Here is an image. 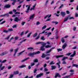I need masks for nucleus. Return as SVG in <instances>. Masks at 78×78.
I'll list each match as a JSON object with an SVG mask.
<instances>
[{
	"instance_id": "1",
	"label": "nucleus",
	"mask_w": 78,
	"mask_h": 78,
	"mask_svg": "<svg viewBox=\"0 0 78 78\" xmlns=\"http://www.w3.org/2000/svg\"><path fill=\"white\" fill-rule=\"evenodd\" d=\"M55 47H53L50 49L49 51L46 52V55H45L44 54H42L41 56V57H42V58H45V57H46L47 56H50V54H48V53H50V52H51V51H52V50H53V49H55Z\"/></svg>"
},
{
	"instance_id": "2",
	"label": "nucleus",
	"mask_w": 78,
	"mask_h": 78,
	"mask_svg": "<svg viewBox=\"0 0 78 78\" xmlns=\"http://www.w3.org/2000/svg\"><path fill=\"white\" fill-rule=\"evenodd\" d=\"M41 52L39 51H37V52H34L33 53H30L28 55V56H31V57H33V56L34 55H37V54H39Z\"/></svg>"
},
{
	"instance_id": "3",
	"label": "nucleus",
	"mask_w": 78,
	"mask_h": 78,
	"mask_svg": "<svg viewBox=\"0 0 78 78\" xmlns=\"http://www.w3.org/2000/svg\"><path fill=\"white\" fill-rule=\"evenodd\" d=\"M30 6H31V5H26V8H27L26 10L25 11L26 12V13H28L30 12Z\"/></svg>"
},
{
	"instance_id": "4",
	"label": "nucleus",
	"mask_w": 78,
	"mask_h": 78,
	"mask_svg": "<svg viewBox=\"0 0 78 78\" xmlns=\"http://www.w3.org/2000/svg\"><path fill=\"white\" fill-rule=\"evenodd\" d=\"M43 75V73H40L39 74H37L36 76V78H41L42 76Z\"/></svg>"
},
{
	"instance_id": "5",
	"label": "nucleus",
	"mask_w": 78,
	"mask_h": 78,
	"mask_svg": "<svg viewBox=\"0 0 78 78\" xmlns=\"http://www.w3.org/2000/svg\"><path fill=\"white\" fill-rule=\"evenodd\" d=\"M55 78H56L58 76L59 77V78H61V76L59 75V73H57L55 74Z\"/></svg>"
},
{
	"instance_id": "6",
	"label": "nucleus",
	"mask_w": 78,
	"mask_h": 78,
	"mask_svg": "<svg viewBox=\"0 0 78 78\" xmlns=\"http://www.w3.org/2000/svg\"><path fill=\"white\" fill-rule=\"evenodd\" d=\"M69 16L66 17L64 19V20L63 21V22H67L68 20V19H69Z\"/></svg>"
},
{
	"instance_id": "7",
	"label": "nucleus",
	"mask_w": 78,
	"mask_h": 78,
	"mask_svg": "<svg viewBox=\"0 0 78 78\" xmlns=\"http://www.w3.org/2000/svg\"><path fill=\"white\" fill-rule=\"evenodd\" d=\"M20 21V20H19V18L17 17H16L14 19V22H18V21Z\"/></svg>"
},
{
	"instance_id": "8",
	"label": "nucleus",
	"mask_w": 78,
	"mask_h": 78,
	"mask_svg": "<svg viewBox=\"0 0 78 78\" xmlns=\"http://www.w3.org/2000/svg\"><path fill=\"white\" fill-rule=\"evenodd\" d=\"M67 44L65 43L64 44V45H62V48L63 50H65V48H66V47H67Z\"/></svg>"
},
{
	"instance_id": "9",
	"label": "nucleus",
	"mask_w": 78,
	"mask_h": 78,
	"mask_svg": "<svg viewBox=\"0 0 78 78\" xmlns=\"http://www.w3.org/2000/svg\"><path fill=\"white\" fill-rule=\"evenodd\" d=\"M30 59V58L28 57V58H26L22 60L21 61V62H25V61H27V60H28V59Z\"/></svg>"
},
{
	"instance_id": "10",
	"label": "nucleus",
	"mask_w": 78,
	"mask_h": 78,
	"mask_svg": "<svg viewBox=\"0 0 78 78\" xmlns=\"http://www.w3.org/2000/svg\"><path fill=\"white\" fill-rule=\"evenodd\" d=\"M13 12H14L15 13V14H20V13L19 12H16V10L15 9H14L13 10Z\"/></svg>"
},
{
	"instance_id": "11",
	"label": "nucleus",
	"mask_w": 78,
	"mask_h": 78,
	"mask_svg": "<svg viewBox=\"0 0 78 78\" xmlns=\"http://www.w3.org/2000/svg\"><path fill=\"white\" fill-rule=\"evenodd\" d=\"M2 65H3L2 64H0V69L1 70H3V69H4V68H5V66L2 67Z\"/></svg>"
},
{
	"instance_id": "12",
	"label": "nucleus",
	"mask_w": 78,
	"mask_h": 78,
	"mask_svg": "<svg viewBox=\"0 0 78 78\" xmlns=\"http://www.w3.org/2000/svg\"><path fill=\"white\" fill-rule=\"evenodd\" d=\"M61 15L62 16V17H64L66 15V13L64 12H61Z\"/></svg>"
},
{
	"instance_id": "13",
	"label": "nucleus",
	"mask_w": 78,
	"mask_h": 78,
	"mask_svg": "<svg viewBox=\"0 0 78 78\" xmlns=\"http://www.w3.org/2000/svg\"><path fill=\"white\" fill-rule=\"evenodd\" d=\"M18 50H19L18 48H17V49H16L15 50V52L14 55V56H16V53L17 52V51H18Z\"/></svg>"
},
{
	"instance_id": "14",
	"label": "nucleus",
	"mask_w": 78,
	"mask_h": 78,
	"mask_svg": "<svg viewBox=\"0 0 78 78\" xmlns=\"http://www.w3.org/2000/svg\"><path fill=\"white\" fill-rule=\"evenodd\" d=\"M35 15L34 14L31 15L29 17L30 19H33L34 18V16Z\"/></svg>"
},
{
	"instance_id": "15",
	"label": "nucleus",
	"mask_w": 78,
	"mask_h": 78,
	"mask_svg": "<svg viewBox=\"0 0 78 78\" xmlns=\"http://www.w3.org/2000/svg\"><path fill=\"white\" fill-rule=\"evenodd\" d=\"M41 45H42V46L43 47H45V46L46 45V44H47L46 43H45L44 42H41Z\"/></svg>"
},
{
	"instance_id": "16",
	"label": "nucleus",
	"mask_w": 78,
	"mask_h": 78,
	"mask_svg": "<svg viewBox=\"0 0 78 78\" xmlns=\"http://www.w3.org/2000/svg\"><path fill=\"white\" fill-rule=\"evenodd\" d=\"M8 52H5L4 53H2L0 55L1 56H3V55H6V54H7Z\"/></svg>"
},
{
	"instance_id": "17",
	"label": "nucleus",
	"mask_w": 78,
	"mask_h": 78,
	"mask_svg": "<svg viewBox=\"0 0 78 78\" xmlns=\"http://www.w3.org/2000/svg\"><path fill=\"white\" fill-rule=\"evenodd\" d=\"M67 58H68L67 57H64L62 59V61H65V60H66V59H67Z\"/></svg>"
},
{
	"instance_id": "18",
	"label": "nucleus",
	"mask_w": 78,
	"mask_h": 78,
	"mask_svg": "<svg viewBox=\"0 0 78 78\" xmlns=\"http://www.w3.org/2000/svg\"><path fill=\"white\" fill-rule=\"evenodd\" d=\"M11 6L10 5H5V8H10Z\"/></svg>"
},
{
	"instance_id": "19",
	"label": "nucleus",
	"mask_w": 78,
	"mask_h": 78,
	"mask_svg": "<svg viewBox=\"0 0 78 78\" xmlns=\"http://www.w3.org/2000/svg\"><path fill=\"white\" fill-rule=\"evenodd\" d=\"M11 1H13V2L12 3V5H14L15 3L17 2V0H11Z\"/></svg>"
},
{
	"instance_id": "20",
	"label": "nucleus",
	"mask_w": 78,
	"mask_h": 78,
	"mask_svg": "<svg viewBox=\"0 0 78 78\" xmlns=\"http://www.w3.org/2000/svg\"><path fill=\"white\" fill-rule=\"evenodd\" d=\"M25 51V50L23 51L20 52V53H19L18 54V56H20V55H21L23 53V52H24V51Z\"/></svg>"
},
{
	"instance_id": "21",
	"label": "nucleus",
	"mask_w": 78,
	"mask_h": 78,
	"mask_svg": "<svg viewBox=\"0 0 78 78\" xmlns=\"http://www.w3.org/2000/svg\"><path fill=\"white\" fill-rule=\"evenodd\" d=\"M56 67V66H51V68L52 69V70H53L54 69H55Z\"/></svg>"
},
{
	"instance_id": "22",
	"label": "nucleus",
	"mask_w": 78,
	"mask_h": 78,
	"mask_svg": "<svg viewBox=\"0 0 78 78\" xmlns=\"http://www.w3.org/2000/svg\"><path fill=\"white\" fill-rule=\"evenodd\" d=\"M64 55H60L58 56H56V58H61V57H63Z\"/></svg>"
},
{
	"instance_id": "23",
	"label": "nucleus",
	"mask_w": 78,
	"mask_h": 78,
	"mask_svg": "<svg viewBox=\"0 0 78 78\" xmlns=\"http://www.w3.org/2000/svg\"><path fill=\"white\" fill-rule=\"evenodd\" d=\"M26 67V65H22L21 66H19V68H23V67Z\"/></svg>"
},
{
	"instance_id": "24",
	"label": "nucleus",
	"mask_w": 78,
	"mask_h": 78,
	"mask_svg": "<svg viewBox=\"0 0 78 78\" xmlns=\"http://www.w3.org/2000/svg\"><path fill=\"white\" fill-rule=\"evenodd\" d=\"M44 46H41V50H42V51H44L45 50V48H44Z\"/></svg>"
},
{
	"instance_id": "25",
	"label": "nucleus",
	"mask_w": 78,
	"mask_h": 78,
	"mask_svg": "<svg viewBox=\"0 0 78 78\" xmlns=\"http://www.w3.org/2000/svg\"><path fill=\"white\" fill-rule=\"evenodd\" d=\"M13 73L14 75H17V74H19V71L14 72Z\"/></svg>"
},
{
	"instance_id": "26",
	"label": "nucleus",
	"mask_w": 78,
	"mask_h": 78,
	"mask_svg": "<svg viewBox=\"0 0 78 78\" xmlns=\"http://www.w3.org/2000/svg\"><path fill=\"white\" fill-rule=\"evenodd\" d=\"M37 33H36L33 35V37H36V36H37Z\"/></svg>"
},
{
	"instance_id": "27",
	"label": "nucleus",
	"mask_w": 78,
	"mask_h": 78,
	"mask_svg": "<svg viewBox=\"0 0 78 78\" xmlns=\"http://www.w3.org/2000/svg\"><path fill=\"white\" fill-rule=\"evenodd\" d=\"M13 31V29L12 28H9L8 29V31L11 32V31Z\"/></svg>"
},
{
	"instance_id": "28",
	"label": "nucleus",
	"mask_w": 78,
	"mask_h": 78,
	"mask_svg": "<svg viewBox=\"0 0 78 78\" xmlns=\"http://www.w3.org/2000/svg\"><path fill=\"white\" fill-rule=\"evenodd\" d=\"M60 63H61V62L60 61H59L58 63H56V64H57V65H58V67L59 69L60 68V65H59V64H60Z\"/></svg>"
},
{
	"instance_id": "29",
	"label": "nucleus",
	"mask_w": 78,
	"mask_h": 78,
	"mask_svg": "<svg viewBox=\"0 0 78 78\" xmlns=\"http://www.w3.org/2000/svg\"><path fill=\"white\" fill-rule=\"evenodd\" d=\"M72 66H73V67H76L77 68H78V65L73 64V65Z\"/></svg>"
},
{
	"instance_id": "30",
	"label": "nucleus",
	"mask_w": 78,
	"mask_h": 78,
	"mask_svg": "<svg viewBox=\"0 0 78 78\" xmlns=\"http://www.w3.org/2000/svg\"><path fill=\"white\" fill-rule=\"evenodd\" d=\"M69 19L71 20V19H75V18L73 17H70V16H69Z\"/></svg>"
},
{
	"instance_id": "31",
	"label": "nucleus",
	"mask_w": 78,
	"mask_h": 78,
	"mask_svg": "<svg viewBox=\"0 0 78 78\" xmlns=\"http://www.w3.org/2000/svg\"><path fill=\"white\" fill-rule=\"evenodd\" d=\"M61 41L62 43H64L65 42V40L64 39V38H62L61 40Z\"/></svg>"
},
{
	"instance_id": "32",
	"label": "nucleus",
	"mask_w": 78,
	"mask_h": 78,
	"mask_svg": "<svg viewBox=\"0 0 78 78\" xmlns=\"http://www.w3.org/2000/svg\"><path fill=\"white\" fill-rule=\"evenodd\" d=\"M41 39L43 41H44V40H45V38H44V36H42L41 37Z\"/></svg>"
},
{
	"instance_id": "33",
	"label": "nucleus",
	"mask_w": 78,
	"mask_h": 78,
	"mask_svg": "<svg viewBox=\"0 0 78 78\" xmlns=\"http://www.w3.org/2000/svg\"><path fill=\"white\" fill-rule=\"evenodd\" d=\"M27 50H34V48L32 47H30L27 48Z\"/></svg>"
},
{
	"instance_id": "34",
	"label": "nucleus",
	"mask_w": 78,
	"mask_h": 78,
	"mask_svg": "<svg viewBox=\"0 0 78 78\" xmlns=\"http://www.w3.org/2000/svg\"><path fill=\"white\" fill-rule=\"evenodd\" d=\"M33 62H38V60L37 59H35L33 60Z\"/></svg>"
},
{
	"instance_id": "35",
	"label": "nucleus",
	"mask_w": 78,
	"mask_h": 78,
	"mask_svg": "<svg viewBox=\"0 0 78 78\" xmlns=\"http://www.w3.org/2000/svg\"><path fill=\"white\" fill-rule=\"evenodd\" d=\"M47 27V26L44 25V27H43L42 28V30H44V29H45L46 28V27Z\"/></svg>"
},
{
	"instance_id": "36",
	"label": "nucleus",
	"mask_w": 78,
	"mask_h": 78,
	"mask_svg": "<svg viewBox=\"0 0 78 78\" xmlns=\"http://www.w3.org/2000/svg\"><path fill=\"white\" fill-rule=\"evenodd\" d=\"M47 34H48V37L49 36H50V35H51V32L49 33L48 34H46V35H47Z\"/></svg>"
},
{
	"instance_id": "37",
	"label": "nucleus",
	"mask_w": 78,
	"mask_h": 78,
	"mask_svg": "<svg viewBox=\"0 0 78 78\" xmlns=\"http://www.w3.org/2000/svg\"><path fill=\"white\" fill-rule=\"evenodd\" d=\"M55 63L53 61H52L50 62L49 64L50 65H53Z\"/></svg>"
},
{
	"instance_id": "38",
	"label": "nucleus",
	"mask_w": 78,
	"mask_h": 78,
	"mask_svg": "<svg viewBox=\"0 0 78 78\" xmlns=\"http://www.w3.org/2000/svg\"><path fill=\"white\" fill-rule=\"evenodd\" d=\"M45 48H49L51 47V46H50V45H47L45 46Z\"/></svg>"
},
{
	"instance_id": "39",
	"label": "nucleus",
	"mask_w": 78,
	"mask_h": 78,
	"mask_svg": "<svg viewBox=\"0 0 78 78\" xmlns=\"http://www.w3.org/2000/svg\"><path fill=\"white\" fill-rule=\"evenodd\" d=\"M37 68H35L34 70V73H36V72L37 71Z\"/></svg>"
},
{
	"instance_id": "40",
	"label": "nucleus",
	"mask_w": 78,
	"mask_h": 78,
	"mask_svg": "<svg viewBox=\"0 0 78 78\" xmlns=\"http://www.w3.org/2000/svg\"><path fill=\"white\" fill-rule=\"evenodd\" d=\"M62 64H66L67 62H66L65 61H64L62 62Z\"/></svg>"
},
{
	"instance_id": "41",
	"label": "nucleus",
	"mask_w": 78,
	"mask_h": 78,
	"mask_svg": "<svg viewBox=\"0 0 78 78\" xmlns=\"http://www.w3.org/2000/svg\"><path fill=\"white\" fill-rule=\"evenodd\" d=\"M32 33L30 32V33L27 36V37H30Z\"/></svg>"
},
{
	"instance_id": "42",
	"label": "nucleus",
	"mask_w": 78,
	"mask_h": 78,
	"mask_svg": "<svg viewBox=\"0 0 78 78\" xmlns=\"http://www.w3.org/2000/svg\"><path fill=\"white\" fill-rule=\"evenodd\" d=\"M42 42H38L35 43V44L36 45H38V44H41Z\"/></svg>"
},
{
	"instance_id": "43",
	"label": "nucleus",
	"mask_w": 78,
	"mask_h": 78,
	"mask_svg": "<svg viewBox=\"0 0 78 78\" xmlns=\"http://www.w3.org/2000/svg\"><path fill=\"white\" fill-rule=\"evenodd\" d=\"M31 67H33V66H34L35 65V63H32L31 64Z\"/></svg>"
},
{
	"instance_id": "44",
	"label": "nucleus",
	"mask_w": 78,
	"mask_h": 78,
	"mask_svg": "<svg viewBox=\"0 0 78 78\" xmlns=\"http://www.w3.org/2000/svg\"><path fill=\"white\" fill-rule=\"evenodd\" d=\"M13 76H14V75H13V74H11L10 75V77H9V78H13Z\"/></svg>"
},
{
	"instance_id": "45",
	"label": "nucleus",
	"mask_w": 78,
	"mask_h": 78,
	"mask_svg": "<svg viewBox=\"0 0 78 78\" xmlns=\"http://www.w3.org/2000/svg\"><path fill=\"white\" fill-rule=\"evenodd\" d=\"M10 36H11V35H9L8 37H6V38H5V39H6L7 40L9 39V37H10Z\"/></svg>"
},
{
	"instance_id": "46",
	"label": "nucleus",
	"mask_w": 78,
	"mask_h": 78,
	"mask_svg": "<svg viewBox=\"0 0 78 78\" xmlns=\"http://www.w3.org/2000/svg\"><path fill=\"white\" fill-rule=\"evenodd\" d=\"M58 51L59 52V51H62V49H60V48H58L57 49Z\"/></svg>"
},
{
	"instance_id": "47",
	"label": "nucleus",
	"mask_w": 78,
	"mask_h": 78,
	"mask_svg": "<svg viewBox=\"0 0 78 78\" xmlns=\"http://www.w3.org/2000/svg\"><path fill=\"white\" fill-rule=\"evenodd\" d=\"M14 38H13V37H12L10 40H8V41L9 42H10V41H11V40L13 39Z\"/></svg>"
},
{
	"instance_id": "48",
	"label": "nucleus",
	"mask_w": 78,
	"mask_h": 78,
	"mask_svg": "<svg viewBox=\"0 0 78 78\" xmlns=\"http://www.w3.org/2000/svg\"><path fill=\"white\" fill-rule=\"evenodd\" d=\"M44 72H47V71H48V70L47 69V68H44Z\"/></svg>"
},
{
	"instance_id": "49",
	"label": "nucleus",
	"mask_w": 78,
	"mask_h": 78,
	"mask_svg": "<svg viewBox=\"0 0 78 78\" xmlns=\"http://www.w3.org/2000/svg\"><path fill=\"white\" fill-rule=\"evenodd\" d=\"M12 27L13 28H17V25H14L12 26Z\"/></svg>"
},
{
	"instance_id": "50",
	"label": "nucleus",
	"mask_w": 78,
	"mask_h": 78,
	"mask_svg": "<svg viewBox=\"0 0 78 78\" xmlns=\"http://www.w3.org/2000/svg\"><path fill=\"white\" fill-rule=\"evenodd\" d=\"M9 51H10V53L12 52V51H13V49L12 48V49H10L9 50Z\"/></svg>"
},
{
	"instance_id": "51",
	"label": "nucleus",
	"mask_w": 78,
	"mask_h": 78,
	"mask_svg": "<svg viewBox=\"0 0 78 78\" xmlns=\"http://www.w3.org/2000/svg\"><path fill=\"white\" fill-rule=\"evenodd\" d=\"M3 32H4V33H8V30H4Z\"/></svg>"
},
{
	"instance_id": "52",
	"label": "nucleus",
	"mask_w": 78,
	"mask_h": 78,
	"mask_svg": "<svg viewBox=\"0 0 78 78\" xmlns=\"http://www.w3.org/2000/svg\"><path fill=\"white\" fill-rule=\"evenodd\" d=\"M24 34V32H21V33L20 34V35L21 36H23Z\"/></svg>"
},
{
	"instance_id": "53",
	"label": "nucleus",
	"mask_w": 78,
	"mask_h": 78,
	"mask_svg": "<svg viewBox=\"0 0 78 78\" xmlns=\"http://www.w3.org/2000/svg\"><path fill=\"white\" fill-rule=\"evenodd\" d=\"M64 6V5L63 4H62V5H61L59 7V8H58V9H60V8H62V6Z\"/></svg>"
},
{
	"instance_id": "54",
	"label": "nucleus",
	"mask_w": 78,
	"mask_h": 78,
	"mask_svg": "<svg viewBox=\"0 0 78 78\" xmlns=\"http://www.w3.org/2000/svg\"><path fill=\"white\" fill-rule=\"evenodd\" d=\"M70 55H71V53H68L67 54H66V55H67V56H70Z\"/></svg>"
},
{
	"instance_id": "55",
	"label": "nucleus",
	"mask_w": 78,
	"mask_h": 78,
	"mask_svg": "<svg viewBox=\"0 0 78 78\" xmlns=\"http://www.w3.org/2000/svg\"><path fill=\"white\" fill-rule=\"evenodd\" d=\"M25 22H23L22 23H21V25L22 26H23L24 25V24H25Z\"/></svg>"
},
{
	"instance_id": "56",
	"label": "nucleus",
	"mask_w": 78,
	"mask_h": 78,
	"mask_svg": "<svg viewBox=\"0 0 78 78\" xmlns=\"http://www.w3.org/2000/svg\"><path fill=\"white\" fill-rule=\"evenodd\" d=\"M39 38V36H38L37 37L35 38V40H37V39H38Z\"/></svg>"
},
{
	"instance_id": "57",
	"label": "nucleus",
	"mask_w": 78,
	"mask_h": 78,
	"mask_svg": "<svg viewBox=\"0 0 78 78\" xmlns=\"http://www.w3.org/2000/svg\"><path fill=\"white\" fill-rule=\"evenodd\" d=\"M49 2V0H46L45 2V4H47V3H48Z\"/></svg>"
},
{
	"instance_id": "58",
	"label": "nucleus",
	"mask_w": 78,
	"mask_h": 78,
	"mask_svg": "<svg viewBox=\"0 0 78 78\" xmlns=\"http://www.w3.org/2000/svg\"><path fill=\"white\" fill-rule=\"evenodd\" d=\"M5 16H7V17H9V14L8 13H7L5 14Z\"/></svg>"
},
{
	"instance_id": "59",
	"label": "nucleus",
	"mask_w": 78,
	"mask_h": 78,
	"mask_svg": "<svg viewBox=\"0 0 78 78\" xmlns=\"http://www.w3.org/2000/svg\"><path fill=\"white\" fill-rule=\"evenodd\" d=\"M6 61V60H4L2 62V63H4V62H5Z\"/></svg>"
},
{
	"instance_id": "60",
	"label": "nucleus",
	"mask_w": 78,
	"mask_h": 78,
	"mask_svg": "<svg viewBox=\"0 0 78 78\" xmlns=\"http://www.w3.org/2000/svg\"><path fill=\"white\" fill-rule=\"evenodd\" d=\"M66 12L67 14H70V12H69V11L68 10L66 11Z\"/></svg>"
},
{
	"instance_id": "61",
	"label": "nucleus",
	"mask_w": 78,
	"mask_h": 78,
	"mask_svg": "<svg viewBox=\"0 0 78 78\" xmlns=\"http://www.w3.org/2000/svg\"><path fill=\"white\" fill-rule=\"evenodd\" d=\"M5 21H3L2 23H1L0 24H3V23H5Z\"/></svg>"
},
{
	"instance_id": "62",
	"label": "nucleus",
	"mask_w": 78,
	"mask_h": 78,
	"mask_svg": "<svg viewBox=\"0 0 78 78\" xmlns=\"http://www.w3.org/2000/svg\"><path fill=\"white\" fill-rule=\"evenodd\" d=\"M55 2V1H52L51 2V5H52V4H53Z\"/></svg>"
},
{
	"instance_id": "63",
	"label": "nucleus",
	"mask_w": 78,
	"mask_h": 78,
	"mask_svg": "<svg viewBox=\"0 0 78 78\" xmlns=\"http://www.w3.org/2000/svg\"><path fill=\"white\" fill-rule=\"evenodd\" d=\"M76 27H74L73 28V31H75V30H76Z\"/></svg>"
},
{
	"instance_id": "64",
	"label": "nucleus",
	"mask_w": 78,
	"mask_h": 78,
	"mask_svg": "<svg viewBox=\"0 0 78 78\" xmlns=\"http://www.w3.org/2000/svg\"><path fill=\"white\" fill-rule=\"evenodd\" d=\"M75 16L76 17H78V13H75Z\"/></svg>"
}]
</instances>
